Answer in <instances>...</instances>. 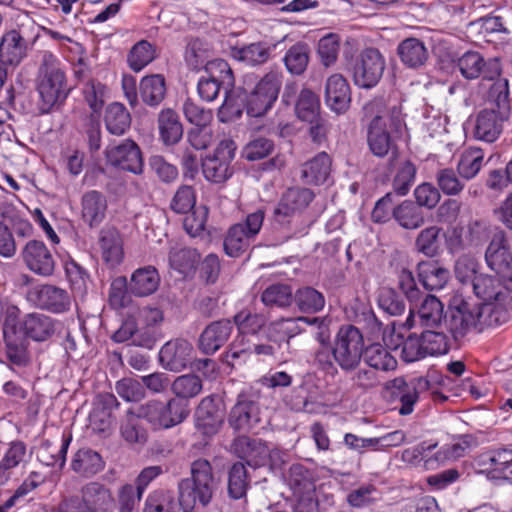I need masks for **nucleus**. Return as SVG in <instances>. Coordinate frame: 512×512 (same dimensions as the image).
Returning <instances> with one entry per match:
<instances>
[{
	"instance_id": "473e14b6",
	"label": "nucleus",
	"mask_w": 512,
	"mask_h": 512,
	"mask_svg": "<svg viewBox=\"0 0 512 512\" xmlns=\"http://www.w3.org/2000/svg\"><path fill=\"white\" fill-rule=\"evenodd\" d=\"M271 356L274 348L268 344L249 345L244 342V337L236 339L224 355L225 362L230 366L245 363L251 354Z\"/></svg>"
},
{
	"instance_id": "e433bc0d",
	"label": "nucleus",
	"mask_w": 512,
	"mask_h": 512,
	"mask_svg": "<svg viewBox=\"0 0 512 512\" xmlns=\"http://www.w3.org/2000/svg\"><path fill=\"white\" fill-rule=\"evenodd\" d=\"M477 464L495 479H509L508 475L512 474V456L505 451L483 454Z\"/></svg>"
},
{
	"instance_id": "9d476101",
	"label": "nucleus",
	"mask_w": 512,
	"mask_h": 512,
	"mask_svg": "<svg viewBox=\"0 0 512 512\" xmlns=\"http://www.w3.org/2000/svg\"><path fill=\"white\" fill-rule=\"evenodd\" d=\"M235 144L232 140L221 141L212 154L202 160L204 178L213 184H223L234 173L232 161L235 157Z\"/></svg>"
},
{
	"instance_id": "ddd939ff",
	"label": "nucleus",
	"mask_w": 512,
	"mask_h": 512,
	"mask_svg": "<svg viewBox=\"0 0 512 512\" xmlns=\"http://www.w3.org/2000/svg\"><path fill=\"white\" fill-rule=\"evenodd\" d=\"M444 326L454 340L464 337L472 328L478 329L473 305L461 297H454Z\"/></svg>"
},
{
	"instance_id": "f8f14e48",
	"label": "nucleus",
	"mask_w": 512,
	"mask_h": 512,
	"mask_svg": "<svg viewBox=\"0 0 512 512\" xmlns=\"http://www.w3.org/2000/svg\"><path fill=\"white\" fill-rule=\"evenodd\" d=\"M485 261L502 279L505 288L512 292V254L503 231L493 235L485 252Z\"/></svg>"
},
{
	"instance_id": "a878e982",
	"label": "nucleus",
	"mask_w": 512,
	"mask_h": 512,
	"mask_svg": "<svg viewBox=\"0 0 512 512\" xmlns=\"http://www.w3.org/2000/svg\"><path fill=\"white\" fill-rule=\"evenodd\" d=\"M98 244L102 259L110 267L119 265L124 256L123 241L119 231L114 227H104L99 232Z\"/></svg>"
},
{
	"instance_id": "dca6fc26",
	"label": "nucleus",
	"mask_w": 512,
	"mask_h": 512,
	"mask_svg": "<svg viewBox=\"0 0 512 512\" xmlns=\"http://www.w3.org/2000/svg\"><path fill=\"white\" fill-rule=\"evenodd\" d=\"M21 257L26 267L36 275L49 277L55 270V258L40 240H29L22 249Z\"/></svg>"
},
{
	"instance_id": "393cba45",
	"label": "nucleus",
	"mask_w": 512,
	"mask_h": 512,
	"mask_svg": "<svg viewBox=\"0 0 512 512\" xmlns=\"http://www.w3.org/2000/svg\"><path fill=\"white\" fill-rule=\"evenodd\" d=\"M325 102L337 114L345 113L351 103L350 86L341 74L331 75L325 86Z\"/></svg>"
},
{
	"instance_id": "a19ab883",
	"label": "nucleus",
	"mask_w": 512,
	"mask_h": 512,
	"mask_svg": "<svg viewBox=\"0 0 512 512\" xmlns=\"http://www.w3.org/2000/svg\"><path fill=\"white\" fill-rule=\"evenodd\" d=\"M104 123L110 134L122 136L131 126V115L122 103L113 102L105 110Z\"/></svg>"
},
{
	"instance_id": "7ed1b4c3",
	"label": "nucleus",
	"mask_w": 512,
	"mask_h": 512,
	"mask_svg": "<svg viewBox=\"0 0 512 512\" xmlns=\"http://www.w3.org/2000/svg\"><path fill=\"white\" fill-rule=\"evenodd\" d=\"M37 91L43 112H49L58 102L65 100L69 93L65 66L50 51H44L41 56L37 74Z\"/></svg>"
},
{
	"instance_id": "3c124183",
	"label": "nucleus",
	"mask_w": 512,
	"mask_h": 512,
	"mask_svg": "<svg viewBox=\"0 0 512 512\" xmlns=\"http://www.w3.org/2000/svg\"><path fill=\"white\" fill-rule=\"evenodd\" d=\"M158 125L161 138L166 145L176 144L182 138V124L174 110L163 109L158 117Z\"/></svg>"
},
{
	"instance_id": "ea45409f",
	"label": "nucleus",
	"mask_w": 512,
	"mask_h": 512,
	"mask_svg": "<svg viewBox=\"0 0 512 512\" xmlns=\"http://www.w3.org/2000/svg\"><path fill=\"white\" fill-rule=\"evenodd\" d=\"M272 47L264 42H256L231 50L232 57L249 66L266 63L271 56Z\"/></svg>"
},
{
	"instance_id": "49530a36",
	"label": "nucleus",
	"mask_w": 512,
	"mask_h": 512,
	"mask_svg": "<svg viewBox=\"0 0 512 512\" xmlns=\"http://www.w3.org/2000/svg\"><path fill=\"white\" fill-rule=\"evenodd\" d=\"M393 219L404 229L415 230L424 222L423 211L412 201L404 200L393 209Z\"/></svg>"
},
{
	"instance_id": "680f3d73",
	"label": "nucleus",
	"mask_w": 512,
	"mask_h": 512,
	"mask_svg": "<svg viewBox=\"0 0 512 512\" xmlns=\"http://www.w3.org/2000/svg\"><path fill=\"white\" fill-rule=\"evenodd\" d=\"M184 58L187 66L195 71L205 69L206 64L212 61L209 60L210 50L207 44L199 39H192L188 42Z\"/></svg>"
},
{
	"instance_id": "39448f33",
	"label": "nucleus",
	"mask_w": 512,
	"mask_h": 512,
	"mask_svg": "<svg viewBox=\"0 0 512 512\" xmlns=\"http://www.w3.org/2000/svg\"><path fill=\"white\" fill-rule=\"evenodd\" d=\"M365 353L364 335L352 324L342 325L332 342V358L345 373L356 370Z\"/></svg>"
},
{
	"instance_id": "f3484780",
	"label": "nucleus",
	"mask_w": 512,
	"mask_h": 512,
	"mask_svg": "<svg viewBox=\"0 0 512 512\" xmlns=\"http://www.w3.org/2000/svg\"><path fill=\"white\" fill-rule=\"evenodd\" d=\"M119 402L111 393L99 394L89 415V426L91 430L103 437L111 433L114 423L113 412L118 408Z\"/></svg>"
},
{
	"instance_id": "6e6d98bb",
	"label": "nucleus",
	"mask_w": 512,
	"mask_h": 512,
	"mask_svg": "<svg viewBox=\"0 0 512 512\" xmlns=\"http://www.w3.org/2000/svg\"><path fill=\"white\" fill-rule=\"evenodd\" d=\"M488 92V99L492 102L497 111L500 112L502 118H508L510 111V89L507 78L497 76Z\"/></svg>"
},
{
	"instance_id": "4d7b16f0",
	"label": "nucleus",
	"mask_w": 512,
	"mask_h": 512,
	"mask_svg": "<svg viewBox=\"0 0 512 512\" xmlns=\"http://www.w3.org/2000/svg\"><path fill=\"white\" fill-rule=\"evenodd\" d=\"M296 114L299 119L313 124L319 118V97L309 89H303L296 103Z\"/></svg>"
},
{
	"instance_id": "0e129e2a",
	"label": "nucleus",
	"mask_w": 512,
	"mask_h": 512,
	"mask_svg": "<svg viewBox=\"0 0 512 512\" xmlns=\"http://www.w3.org/2000/svg\"><path fill=\"white\" fill-rule=\"evenodd\" d=\"M427 356H440L450 350L449 337L443 331L427 329L421 333Z\"/></svg>"
},
{
	"instance_id": "09e8293b",
	"label": "nucleus",
	"mask_w": 512,
	"mask_h": 512,
	"mask_svg": "<svg viewBox=\"0 0 512 512\" xmlns=\"http://www.w3.org/2000/svg\"><path fill=\"white\" fill-rule=\"evenodd\" d=\"M71 467L76 473L88 477L100 472L104 467V462L96 451L82 448L75 453Z\"/></svg>"
},
{
	"instance_id": "69168bd1",
	"label": "nucleus",
	"mask_w": 512,
	"mask_h": 512,
	"mask_svg": "<svg viewBox=\"0 0 512 512\" xmlns=\"http://www.w3.org/2000/svg\"><path fill=\"white\" fill-rule=\"evenodd\" d=\"M249 487L248 473L243 463H235L229 470L228 492L233 499H241Z\"/></svg>"
},
{
	"instance_id": "6e6552de",
	"label": "nucleus",
	"mask_w": 512,
	"mask_h": 512,
	"mask_svg": "<svg viewBox=\"0 0 512 512\" xmlns=\"http://www.w3.org/2000/svg\"><path fill=\"white\" fill-rule=\"evenodd\" d=\"M205 73L200 77L197 84V91L200 98L206 102L214 101L221 87L225 89V100L219 109V114L222 113L226 100H227V88L233 86V73L229 64L223 59H213L205 66Z\"/></svg>"
},
{
	"instance_id": "7c9ffc66",
	"label": "nucleus",
	"mask_w": 512,
	"mask_h": 512,
	"mask_svg": "<svg viewBox=\"0 0 512 512\" xmlns=\"http://www.w3.org/2000/svg\"><path fill=\"white\" fill-rule=\"evenodd\" d=\"M419 281L427 290L444 288L449 280L450 273L438 261L425 260L417 264Z\"/></svg>"
},
{
	"instance_id": "4be33fe9",
	"label": "nucleus",
	"mask_w": 512,
	"mask_h": 512,
	"mask_svg": "<svg viewBox=\"0 0 512 512\" xmlns=\"http://www.w3.org/2000/svg\"><path fill=\"white\" fill-rule=\"evenodd\" d=\"M233 329L234 325L228 319L210 323L199 336V349L206 355L214 354L227 342Z\"/></svg>"
},
{
	"instance_id": "a18cd8bd",
	"label": "nucleus",
	"mask_w": 512,
	"mask_h": 512,
	"mask_svg": "<svg viewBox=\"0 0 512 512\" xmlns=\"http://www.w3.org/2000/svg\"><path fill=\"white\" fill-rule=\"evenodd\" d=\"M25 41L20 33L11 30L3 35L0 43V60L14 65L18 64L25 55Z\"/></svg>"
},
{
	"instance_id": "20e7f679",
	"label": "nucleus",
	"mask_w": 512,
	"mask_h": 512,
	"mask_svg": "<svg viewBox=\"0 0 512 512\" xmlns=\"http://www.w3.org/2000/svg\"><path fill=\"white\" fill-rule=\"evenodd\" d=\"M313 198L314 193L307 188H290L283 193L274 209L273 222L283 229L285 240L306 234V226L300 225L299 220Z\"/></svg>"
},
{
	"instance_id": "cd10ccee",
	"label": "nucleus",
	"mask_w": 512,
	"mask_h": 512,
	"mask_svg": "<svg viewBox=\"0 0 512 512\" xmlns=\"http://www.w3.org/2000/svg\"><path fill=\"white\" fill-rule=\"evenodd\" d=\"M3 334L4 352L7 361L16 367H25L30 362L29 342L21 330Z\"/></svg>"
},
{
	"instance_id": "37998d69",
	"label": "nucleus",
	"mask_w": 512,
	"mask_h": 512,
	"mask_svg": "<svg viewBox=\"0 0 512 512\" xmlns=\"http://www.w3.org/2000/svg\"><path fill=\"white\" fill-rule=\"evenodd\" d=\"M401 61L410 68L422 66L428 59V50L425 44L417 38L403 40L397 48Z\"/></svg>"
},
{
	"instance_id": "603ef678",
	"label": "nucleus",
	"mask_w": 512,
	"mask_h": 512,
	"mask_svg": "<svg viewBox=\"0 0 512 512\" xmlns=\"http://www.w3.org/2000/svg\"><path fill=\"white\" fill-rule=\"evenodd\" d=\"M43 482L44 479L39 472H30L14 493L0 504V512H8L11 508L23 504L27 495L37 489Z\"/></svg>"
},
{
	"instance_id": "bf43d9fd",
	"label": "nucleus",
	"mask_w": 512,
	"mask_h": 512,
	"mask_svg": "<svg viewBox=\"0 0 512 512\" xmlns=\"http://www.w3.org/2000/svg\"><path fill=\"white\" fill-rule=\"evenodd\" d=\"M442 228L432 225L419 232L415 240V249L427 257H435L440 250L439 235Z\"/></svg>"
},
{
	"instance_id": "b1692460",
	"label": "nucleus",
	"mask_w": 512,
	"mask_h": 512,
	"mask_svg": "<svg viewBox=\"0 0 512 512\" xmlns=\"http://www.w3.org/2000/svg\"><path fill=\"white\" fill-rule=\"evenodd\" d=\"M318 323H320V319L317 317L281 318L268 325L267 333L268 337L275 342L284 340L288 342L289 339L301 334L304 331V326Z\"/></svg>"
},
{
	"instance_id": "412c9836",
	"label": "nucleus",
	"mask_w": 512,
	"mask_h": 512,
	"mask_svg": "<svg viewBox=\"0 0 512 512\" xmlns=\"http://www.w3.org/2000/svg\"><path fill=\"white\" fill-rule=\"evenodd\" d=\"M224 420V414L219 404L212 396L201 400L195 411V427L204 436L215 435Z\"/></svg>"
},
{
	"instance_id": "f257e3e1",
	"label": "nucleus",
	"mask_w": 512,
	"mask_h": 512,
	"mask_svg": "<svg viewBox=\"0 0 512 512\" xmlns=\"http://www.w3.org/2000/svg\"><path fill=\"white\" fill-rule=\"evenodd\" d=\"M215 487L212 467L205 459L195 460L191 464V480L183 479L178 485L179 500L173 492L157 490L152 492L145 502L144 512H190L197 501L206 506L210 503Z\"/></svg>"
},
{
	"instance_id": "72a5a7b5",
	"label": "nucleus",
	"mask_w": 512,
	"mask_h": 512,
	"mask_svg": "<svg viewBox=\"0 0 512 512\" xmlns=\"http://www.w3.org/2000/svg\"><path fill=\"white\" fill-rule=\"evenodd\" d=\"M443 304L434 295H426L422 300L416 315L410 309L409 317H417L419 325L426 328H438L442 325ZM410 320L408 318L407 322Z\"/></svg>"
},
{
	"instance_id": "aec40b11",
	"label": "nucleus",
	"mask_w": 512,
	"mask_h": 512,
	"mask_svg": "<svg viewBox=\"0 0 512 512\" xmlns=\"http://www.w3.org/2000/svg\"><path fill=\"white\" fill-rule=\"evenodd\" d=\"M193 346L185 339L177 338L165 343L159 352V361L163 368L179 372L187 367L192 359Z\"/></svg>"
},
{
	"instance_id": "8fccbe9b",
	"label": "nucleus",
	"mask_w": 512,
	"mask_h": 512,
	"mask_svg": "<svg viewBox=\"0 0 512 512\" xmlns=\"http://www.w3.org/2000/svg\"><path fill=\"white\" fill-rule=\"evenodd\" d=\"M200 260V254L194 248L184 246L171 247L169 251V264L171 268L181 274L194 271Z\"/></svg>"
},
{
	"instance_id": "423d86ee",
	"label": "nucleus",
	"mask_w": 512,
	"mask_h": 512,
	"mask_svg": "<svg viewBox=\"0 0 512 512\" xmlns=\"http://www.w3.org/2000/svg\"><path fill=\"white\" fill-rule=\"evenodd\" d=\"M264 218V211L258 209L249 213L244 221L232 225L224 238L225 253L234 258H238L246 253L259 234Z\"/></svg>"
},
{
	"instance_id": "6ab92c4d",
	"label": "nucleus",
	"mask_w": 512,
	"mask_h": 512,
	"mask_svg": "<svg viewBox=\"0 0 512 512\" xmlns=\"http://www.w3.org/2000/svg\"><path fill=\"white\" fill-rule=\"evenodd\" d=\"M260 421L258 403L250 395L239 394L229 414L230 426L237 431L248 432L256 428Z\"/></svg>"
},
{
	"instance_id": "774afa93",
	"label": "nucleus",
	"mask_w": 512,
	"mask_h": 512,
	"mask_svg": "<svg viewBox=\"0 0 512 512\" xmlns=\"http://www.w3.org/2000/svg\"><path fill=\"white\" fill-rule=\"evenodd\" d=\"M436 181L445 195L456 196L464 190L466 180L459 177L453 169L443 168L436 173Z\"/></svg>"
},
{
	"instance_id": "2f4dec72",
	"label": "nucleus",
	"mask_w": 512,
	"mask_h": 512,
	"mask_svg": "<svg viewBox=\"0 0 512 512\" xmlns=\"http://www.w3.org/2000/svg\"><path fill=\"white\" fill-rule=\"evenodd\" d=\"M160 275L153 266L135 270L131 276L128 289L135 296L145 297L153 294L159 287Z\"/></svg>"
},
{
	"instance_id": "338daca9",
	"label": "nucleus",
	"mask_w": 512,
	"mask_h": 512,
	"mask_svg": "<svg viewBox=\"0 0 512 512\" xmlns=\"http://www.w3.org/2000/svg\"><path fill=\"white\" fill-rule=\"evenodd\" d=\"M261 299L266 306L287 307L293 301L292 289L286 284H273L263 291Z\"/></svg>"
},
{
	"instance_id": "052dcab7",
	"label": "nucleus",
	"mask_w": 512,
	"mask_h": 512,
	"mask_svg": "<svg viewBox=\"0 0 512 512\" xmlns=\"http://www.w3.org/2000/svg\"><path fill=\"white\" fill-rule=\"evenodd\" d=\"M156 57V48L148 41L141 40L131 48L128 54L129 67L134 72H140Z\"/></svg>"
},
{
	"instance_id": "c85d7f7f",
	"label": "nucleus",
	"mask_w": 512,
	"mask_h": 512,
	"mask_svg": "<svg viewBox=\"0 0 512 512\" xmlns=\"http://www.w3.org/2000/svg\"><path fill=\"white\" fill-rule=\"evenodd\" d=\"M506 119L494 109L481 111L476 118L474 137L488 143L494 142L501 134L502 122Z\"/></svg>"
},
{
	"instance_id": "1a4fd4ad",
	"label": "nucleus",
	"mask_w": 512,
	"mask_h": 512,
	"mask_svg": "<svg viewBox=\"0 0 512 512\" xmlns=\"http://www.w3.org/2000/svg\"><path fill=\"white\" fill-rule=\"evenodd\" d=\"M283 75L272 70L263 76L246 98V112L251 117H261L271 109L278 98Z\"/></svg>"
},
{
	"instance_id": "79ce46f5",
	"label": "nucleus",
	"mask_w": 512,
	"mask_h": 512,
	"mask_svg": "<svg viewBox=\"0 0 512 512\" xmlns=\"http://www.w3.org/2000/svg\"><path fill=\"white\" fill-rule=\"evenodd\" d=\"M362 359L375 371L388 372L395 370L397 367L395 357L380 343L365 345V353H363Z\"/></svg>"
},
{
	"instance_id": "de8ad7c7",
	"label": "nucleus",
	"mask_w": 512,
	"mask_h": 512,
	"mask_svg": "<svg viewBox=\"0 0 512 512\" xmlns=\"http://www.w3.org/2000/svg\"><path fill=\"white\" fill-rule=\"evenodd\" d=\"M471 286L474 294L483 302H502L505 298L500 280L490 275L480 273Z\"/></svg>"
},
{
	"instance_id": "5fc2aeb1",
	"label": "nucleus",
	"mask_w": 512,
	"mask_h": 512,
	"mask_svg": "<svg viewBox=\"0 0 512 512\" xmlns=\"http://www.w3.org/2000/svg\"><path fill=\"white\" fill-rule=\"evenodd\" d=\"M310 49L306 43L292 45L284 55L283 61L287 71L292 75H302L309 63Z\"/></svg>"
},
{
	"instance_id": "c03bdc74",
	"label": "nucleus",
	"mask_w": 512,
	"mask_h": 512,
	"mask_svg": "<svg viewBox=\"0 0 512 512\" xmlns=\"http://www.w3.org/2000/svg\"><path fill=\"white\" fill-rule=\"evenodd\" d=\"M142 101L152 107L158 106L166 95V82L161 74L145 76L139 85Z\"/></svg>"
},
{
	"instance_id": "2eb2a0df",
	"label": "nucleus",
	"mask_w": 512,
	"mask_h": 512,
	"mask_svg": "<svg viewBox=\"0 0 512 512\" xmlns=\"http://www.w3.org/2000/svg\"><path fill=\"white\" fill-rule=\"evenodd\" d=\"M461 75L473 80L480 76L483 79L493 80L501 75V63L497 58L485 60L482 55L475 51L464 53L457 61Z\"/></svg>"
},
{
	"instance_id": "c756f323",
	"label": "nucleus",
	"mask_w": 512,
	"mask_h": 512,
	"mask_svg": "<svg viewBox=\"0 0 512 512\" xmlns=\"http://www.w3.org/2000/svg\"><path fill=\"white\" fill-rule=\"evenodd\" d=\"M22 333L26 338L42 342L49 339L55 332V324L51 317L41 313L25 315L21 322Z\"/></svg>"
},
{
	"instance_id": "4c0bfd02",
	"label": "nucleus",
	"mask_w": 512,
	"mask_h": 512,
	"mask_svg": "<svg viewBox=\"0 0 512 512\" xmlns=\"http://www.w3.org/2000/svg\"><path fill=\"white\" fill-rule=\"evenodd\" d=\"M473 307L479 331L486 327L501 325L508 319L507 311L501 302H483L479 305H473Z\"/></svg>"
},
{
	"instance_id": "f03ea898",
	"label": "nucleus",
	"mask_w": 512,
	"mask_h": 512,
	"mask_svg": "<svg viewBox=\"0 0 512 512\" xmlns=\"http://www.w3.org/2000/svg\"><path fill=\"white\" fill-rule=\"evenodd\" d=\"M364 113L371 118L367 135L369 148L375 156L384 157L394 147L387 125L391 131H400L401 111L396 105L388 107L383 98H374L364 106Z\"/></svg>"
},
{
	"instance_id": "0eeeda50",
	"label": "nucleus",
	"mask_w": 512,
	"mask_h": 512,
	"mask_svg": "<svg viewBox=\"0 0 512 512\" xmlns=\"http://www.w3.org/2000/svg\"><path fill=\"white\" fill-rule=\"evenodd\" d=\"M188 405L177 398L168 402L149 401L138 409V416L146 419L154 429H168L180 424L188 416Z\"/></svg>"
},
{
	"instance_id": "5701e85b",
	"label": "nucleus",
	"mask_w": 512,
	"mask_h": 512,
	"mask_svg": "<svg viewBox=\"0 0 512 512\" xmlns=\"http://www.w3.org/2000/svg\"><path fill=\"white\" fill-rule=\"evenodd\" d=\"M387 348L397 350L401 348V358L405 362H414L426 357L423 340L420 335L409 334L406 338L393 330L384 337Z\"/></svg>"
},
{
	"instance_id": "e2e57ef3",
	"label": "nucleus",
	"mask_w": 512,
	"mask_h": 512,
	"mask_svg": "<svg viewBox=\"0 0 512 512\" xmlns=\"http://www.w3.org/2000/svg\"><path fill=\"white\" fill-rule=\"evenodd\" d=\"M202 388L201 378L194 374L178 376L171 385L172 392L182 401L197 396Z\"/></svg>"
},
{
	"instance_id": "bb28decb",
	"label": "nucleus",
	"mask_w": 512,
	"mask_h": 512,
	"mask_svg": "<svg viewBox=\"0 0 512 512\" xmlns=\"http://www.w3.org/2000/svg\"><path fill=\"white\" fill-rule=\"evenodd\" d=\"M107 212V199L103 193L90 190L81 198V217L91 228L99 226L105 219Z\"/></svg>"
},
{
	"instance_id": "13d9d810",
	"label": "nucleus",
	"mask_w": 512,
	"mask_h": 512,
	"mask_svg": "<svg viewBox=\"0 0 512 512\" xmlns=\"http://www.w3.org/2000/svg\"><path fill=\"white\" fill-rule=\"evenodd\" d=\"M298 309L304 313H317L325 306L324 295L313 287H302L294 296Z\"/></svg>"
},
{
	"instance_id": "58836bf2",
	"label": "nucleus",
	"mask_w": 512,
	"mask_h": 512,
	"mask_svg": "<svg viewBox=\"0 0 512 512\" xmlns=\"http://www.w3.org/2000/svg\"><path fill=\"white\" fill-rule=\"evenodd\" d=\"M235 450L239 457L245 459L247 464L252 467L264 464L269 452L267 446L262 441L247 437H241L236 440Z\"/></svg>"
},
{
	"instance_id": "9b49d317",
	"label": "nucleus",
	"mask_w": 512,
	"mask_h": 512,
	"mask_svg": "<svg viewBox=\"0 0 512 512\" xmlns=\"http://www.w3.org/2000/svg\"><path fill=\"white\" fill-rule=\"evenodd\" d=\"M386 67L385 58L376 48H366L355 58L352 76L355 85L370 89L377 85Z\"/></svg>"
},
{
	"instance_id": "f704fd0d",
	"label": "nucleus",
	"mask_w": 512,
	"mask_h": 512,
	"mask_svg": "<svg viewBox=\"0 0 512 512\" xmlns=\"http://www.w3.org/2000/svg\"><path fill=\"white\" fill-rule=\"evenodd\" d=\"M331 172V159L326 152H320L301 168V177L306 184L324 183Z\"/></svg>"
},
{
	"instance_id": "4468645a",
	"label": "nucleus",
	"mask_w": 512,
	"mask_h": 512,
	"mask_svg": "<svg viewBox=\"0 0 512 512\" xmlns=\"http://www.w3.org/2000/svg\"><path fill=\"white\" fill-rule=\"evenodd\" d=\"M27 299L37 307L53 313L66 312L71 305V298L66 290L49 284L30 288Z\"/></svg>"
},
{
	"instance_id": "864d4df0",
	"label": "nucleus",
	"mask_w": 512,
	"mask_h": 512,
	"mask_svg": "<svg viewBox=\"0 0 512 512\" xmlns=\"http://www.w3.org/2000/svg\"><path fill=\"white\" fill-rule=\"evenodd\" d=\"M484 152L477 147L465 149L457 163L459 176L464 180H471L477 176L483 166Z\"/></svg>"
},
{
	"instance_id": "c9c22d12",
	"label": "nucleus",
	"mask_w": 512,
	"mask_h": 512,
	"mask_svg": "<svg viewBox=\"0 0 512 512\" xmlns=\"http://www.w3.org/2000/svg\"><path fill=\"white\" fill-rule=\"evenodd\" d=\"M80 496L93 512H109L113 506L110 490L98 482L83 486Z\"/></svg>"
},
{
	"instance_id": "a211bd4d",
	"label": "nucleus",
	"mask_w": 512,
	"mask_h": 512,
	"mask_svg": "<svg viewBox=\"0 0 512 512\" xmlns=\"http://www.w3.org/2000/svg\"><path fill=\"white\" fill-rule=\"evenodd\" d=\"M107 162L112 166L133 174L143 171V161L138 145L132 140H124L118 145L106 149Z\"/></svg>"
}]
</instances>
